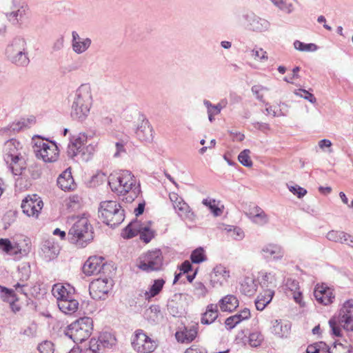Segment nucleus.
Masks as SVG:
<instances>
[{"label": "nucleus", "instance_id": "f257e3e1", "mask_svg": "<svg viewBox=\"0 0 353 353\" xmlns=\"http://www.w3.org/2000/svg\"><path fill=\"white\" fill-rule=\"evenodd\" d=\"M108 184L112 192L123 196V200L126 203H132L141 193L139 183L128 170L110 175Z\"/></svg>", "mask_w": 353, "mask_h": 353}, {"label": "nucleus", "instance_id": "f03ea898", "mask_svg": "<svg viewBox=\"0 0 353 353\" xmlns=\"http://www.w3.org/2000/svg\"><path fill=\"white\" fill-rule=\"evenodd\" d=\"M70 241L80 247H85L93 239V228L86 217L77 218L68 234Z\"/></svg>", "mask_w": 353, "mask_h": 353}, {"label": "nucleus", "instance_id": "7ed1b4c3", "mask_svg": "<svg viewBox=\"0 0 353 353\" xmlns=\"http://www.w3.org/2000/svg\"><path fill=\"white\" fill-rule=\"evenodd\" d=\"M99 216L104 223L114 228L121 224L125 219L124 210L119 203L114 201H105L100 203Z\"/></svg>", "mask_w": 353, "mask_h": 353}, {"label": "nucleus", "instance_id": "20e7f679", "mask_svg": "<svg viewBox=\"0 0 353 353\" xmlns=\"http://www.w3.org/2000/svg\"><path fill=\"white\" fill-rule=\"evenodd\" d=\"M93 330V321L85 316L80 318L68 326L65 335L74 343H82L90 337Z\"/></svg>", "mask_w": 353, "mask_h": 353}, {"label": "nucleus", "instance_id": "39448f33", "mask_svg": "<svg viewBox=\"0 0 353 353\" xmlns=\"http://www.w3.org/2000/svg\"><path fill=\"white\" fill-rule=\"evenodd\" d=\"M26 41L21 38H15L6 49L7 59L17 66H27L30 59L26 52Z\"/></svg>", "mask_w": 353, "mask_h": 353}, {"label": "nucleus", "instance_id": "423d86ee", "mask_svg": "<svg viewBox=\"0 0 353 353\" xmlns=\"http://www.w3.org/2000/svg\"><path fill=\"white\" fill-rule=\"evenodd\" d=\"M163 257L159 249L148 250L143 253L137 260V267L145 272H158L162 270Z\"/></svg>", "mask_w": 353, "mask_h": 353}, {"label": "nucleus", "instance_id": "0eeeda50", "mask_svg": "<svg viewBox=\"0 0 353 353\" xmlns=\"http://www.w3.org/2000/svg\"><path fill=\"white\" fill-rule=\"evenodd\" d=\"M34 152L45 162H54L59 157L58 147L54 142L39 139L35 142Z\"/></svg>", "mask_w": 353, "mask_h": 353}, {"label": "nucleus", "instance_id": "6e6552de", "mask_svg": "<svg viewBox=\"0 0 353 353\" xmlns=\"http://www.w3.org/2000/svg\"><path fill=\"white\" fill-rule=\"evenodd\" d=\"M132 346L139 353H150L156 348V345L143 330H137L132 337Z\"/></svg>", "mask_w": 353, "mask_h": 353}, {"label": "nucleus", "instance_id": "1a4fd4ad", "mask_svg": "<svg viewBox=\"0 0 353 353\" xmlns=\"http://www.w3.org/2000/svg\"><path fill=\"white\" fill-rule=\"evenodd\" d=\"M138 234L145 243H149L154 237L153 231L147 227H143L137 221L130 222L123 230L122 236L124 239H131Z\"/></svg>", "mask_w": 353, "mask_h": 353}, {"label": "nucleus", "instance_id": "9d476101", "mask_svg": "<svg viewBox=\"0 0 353 353\" xmlns=\"http://www.w3.org/2000/svg\"><path fill=\"white\" fill-rule=\"evenodd\" d=\"M111 281L108 279H97L89 285L90 294L93 299H105L112 288Z\"/></svg>", "mask_w": 353, "mask_h": 353}, {"label": "nucleus", "instance_id": "9b49d317", "mask_svg": "<svg viewBox=\"0 0 353 353\" xmlns=\"http://www.w3.org/2000/svg\"><path fill=\"white\" fill-rule=\"evenodd\" d=\"M245 21V27L248 30L256 32L268 31L270 28V23L265 19L261 18L254 12H247L243 15Z\"/></svg>", "mask_w": 353, "mask_h": 353}, {"label": "nucleus", "instance_id": "f8f14e48", "mask_svg": "<svg viewBox=\"0 0 353 353\" xmlns=\"http://www.w3.org/2000/svg\"><path fill=\"white\" fill-rule=\"evenodd\" d=\"M43 203L37 194L28 195L21 203L23 212L28 216L38 217Z\"/></svg>", "mask_w": 353, "mask_h": 353}, {"label": "nucleus", "instance_id": "ddd939ff", "mask_svg": "<svg viewBox=\"0 0 353 353\" xmlns=\"http://www.w3.org/2000/svg\"><path fill=\"white\" fill-rule=\"evenodd\" d=\"M339 323L345 330L353 332V299L343 303L339 310Z\"/></svg>", "mask_w": 353, "mask_h": 353}, {"label": "nucleus", "instance_id": "4468645a", "mask_svg": "<svg viewBox=\"0 0 353 353\" xmlns=\"http://www.w3.org/2000/svg\"><path fill=\"white\" fill-rule=\"evenodd\" d=\"M31 273L30 265L29 263H23L18 268L19 281L13 285L17 292L27 296L28 283Z\"/></svg>", "mask_w": 353, "mask_h": 353}, {"label": "nucleus", "instance_id": "2eb2a0df", "mask_svg": "<svg viewBox=\"0 0 353 353\" xmlns=\"http://www.w3.org/2000/svg\"><path fill=\"white\" fill-rule=\"evenodd\" d=\"M105 263L101 256H93L88 258L83 266V272L87 276L98 274L103 269Z\"/></svg>", "mask_w": 353, "mask_h": 353}, {"label": "nucleus", "instance_id": "dca6fc26", "mask_svg": "<svg viewBox=\"0 0 353 353\" xmlns=\"http://www.w3.org/2000/svg\"><path fill=\"white\" fill-rule=\"evenodd\" d=\"M72 103L84 104L85 106L92 105V97L89 84H82L76 90Z\"/></svg>", "mask_w": 353, "mask_h": 353}, {"label": "nucleus", "instance_id": "f3484780", "mask_svg": "<svg viewBox=\"0 0 353 353\" xmlns=\"http://www.w3.org/2000/svg\"><path fill=\"white\" fill-rule=\"evenodd\" d=\"M314 296L319 303L324 305L332 303L334 299L333 290L323 285L316 286L314 291Z\"/></svg>", "mask_w": 353, "mask_h": 353}, {"label": "nucleus", "instance_id": "a211bd4d", "mask_svg": "<svg viewBox=\"0 0 353 353\" xmlns=\"http://www.w3.org/2000/svg\"><path fill=\"white\" fill-rule=\"evenodd\" d=\"M261 254L265 259L280 261L283 259L285 252L280 245L270 243L262 248Z\"/></svg>", "mask_w": 353, "mask_h": 353}, {"label": "nucleus", "instance_id": "6ab92c4d", "mask_svg": "<svg viewBox=\"0 0 353 353\" xmlns=\"http://www.w3.org/2000/svg\"><path fill=\"white\" fill-rule=\"evenodd\" d=\"M230 277V272L225 267L219 265L214 268L212 272L210 274V282L213 287L216 285H223L224 282H226Z\"/></svg>", "mask_w": 353, "mask_h": 353}, {"label": "nucleus", "instance_id": "aec40b11", "mask_svg": "<svg viewBox=\"0 0 353 353\" xmlns=\"http://www.w3.org/2000/svg\"><path fill=\"white\" fill-rule=\"evenodd\" d=\"M137 138L145 142H150L153 139L152 128L148 120H142L137 125L136 131Z\"/></svg>", "mask_w": 353, "mask_h": 353}, {"label": "nucleus", "instance_id": "412c9836", "mask_svg": "<svg viewBox=\"0 0 353 353\" xmlns=\"http://www.w3.org/2000/svg\"><path fill=\"white\" fill-rule=\"evenodd\" d=\"M197 332L198 325H192L185 326L183 330L177 331L175 336L179 342L188 343L196 338Z\"/></svg>", "mask_w": 353, "mask_h": 353}, {"label": "nucleus", "instance_id": "4be33fe9", "mask_svg": "<svg viewBox=\"0 0 353 353\" xmlns=\"http://www.w3.org/2000/svg\"><path fill=\"white\" fill-rule=\"evenodd\" d=\"M21 148V144L19 141L15 139H10L5 143L3 149V159L4 161H10L13 159L17 158L21 155L19 151Z\"/></svg>", "mask_w": 353, "mask_h": 353}, {"label": "nucleus", "instance_id": "5701e85b", "mask_svg": "<svg viewBox=\"0 0 353 353\" xmlns=\"http://www.w3.org/2000/svg\"><path fill=\"white\" fill-rule=\"evenodd\" d=\"M251 221L258 225H264L269 221L268 215L259 207H254L247 214Z\"/></svg>", "mask_w": 353, "mask_h": 353}, {"label": "nucleus", "instance_id": "b1692460", "mask_svg": "<svg viewBox=\"0 0 353 353\" xmlns=\"http://www.w3.org/2000/svg\"><path fill=\"white\" fill-rule=\"evenodd\" d=\"M57 185L64 191L74 190L76 185L69 169L63 172L57 179Z\"/></svg>", "mask_w": 353, "mask_h": 353}, {"label": "nucleus", "instance_id": "393cba45", "mask_svg": "<svg viewBox=\"0 0 353 353\" xmlns=\"http://www.w3.org/2000/svg\"><path fill=\"white\" fill-rule=\"evenodd\" d=\"M143 316L151 324L159 323L163 318L160 307L157 305H152L144 311Z\"/></svg>", "mask_w": 353, "mask_h": 353}, {"label": "nucleus", "instance_id": "a878e982", "mask_svg": "<svg viewBox=\"0 0 353 353\" xmlns=\"http://www.w3.org/2000/svg\"><path fill=\"white\" fill-rule=\"evenodd\" d=\"M41 250L45 260L50 261L57 256L59 253L60 248L57 244H55L52 241H47L43 244Z\"/></svg>", "mask_w": 353, "mask_h": 353}, {"label": "nucleus", "instance_id": "bb28decb", "mask_svg": "<svg viewBox=\"0 0 353 353\" xmlns=\"http://www.w3.org/2000/svg\"><path fill=\"white\" fill-rule=\"evenodd\" d=\"M92 105H84V104L72 103L71 107V117L73 119L78 121L85 120L89 114Z\"/></svg>", "mask_w": 353, "mask_h": 353}, {"label": "nucleus", "instance_id": "cd10ccee", "mask_svg": "<svg viewBox=\"0 0 353 353\" xmlns=\"http://www.w3.org/2000/svg\"><path fill=\"white\" fill-rule=\"evenodd\" d=\"M218 316V305L209 304L206 307L205 312L202 314L201 323L203 325H210L217 319Z\"/></svg>", "mask_w": 353, "mask_h": 353}, {"label": "nucleus", "instance_id": "c85d7f7f", "mask_svg": "<svg viewBox=\"0 0 353 353\" xmlns=\"http://www.w3.org/2000/svg\"><path fill=\"white\" fill-rule=\"evenodd\" d=\"M219 306L223 312H232L239 306L237 298L232 294H228L220 299Z\"/></svg>", "mask_w": 353, "mask_h": 353}, {"label": "nucleus", "instance_id": "c756f323", "mask_svg": "<svg viewBox=\"0 0 353 353\" xmlns=\"http://www.w3.org/2000/svg\"><path fill=\"white\" fill-rule=\"evenodd\" d=\"M274 294L273 290L268 288L264 290L263 294L258 295L256 301L255 305L257 310L262 311L269 304Z\"/></svg>", "mask_w": 353, "mask_h": 353}, {"label": "nucleus", "instance_id": "7c9ffc66", "mask_svg": "<svg viewBox=\"0 0 353 353\" xmlns=\"http://www.w3.org/2000/svg\"><path fill=\"white\" fill-rule=\"evenodd\" d=\"M52 292L57 299V303H59L61 301L74 299L73 294L65 286L59 283L53 285Z\"/></svg>", "mask_w": 353, "mask_h": 353}, {"label": "nucleus", "instance_id": "2f4dec72", "mask_svg": "<svg viewBox=\"0 0 353 353\" xmlns=\"http://www.w3.org/2000/svg\"><path fill=\"white\" fill-rule=\"evenodd\" d=\"M6 164L8 165L11 172L14 175H21L22 172L26 169V161L20 156L12 160L6 161Z\"/></svg>", "mask_w": 353, "mask_h": 353}, {"label": "nucleus", "instance_id": "473e14b6", "mask_svg": "<svg viewBox=\"0 0 353 353\" xmlns=\"http://www.w3.org/2000/svg\"><path fill=\"white\" fill-rule=\"evenodd\" d=\"M57 305L59 310L66 314H73L79 307V303L75 299L61 301Z\"/></svg>", "mask_w": 353, "mask_h": 353}, {"label": "nucleus", "instance_id": "72a5a7b5", "mask_svg": "<svg viewBox=\"0 0 353 353\" xmlns=\"http://www.w3.org/2000/svg\"><path fill=\"white\" fill-rule=\"evenodd\" d=\"M257 284L251 277H246L241 285V291L247 296H251L256 291Z\"/></svg>", "mask_w": 353, "mask_h": 353}, {"label": "nucleus", "instance_id": "f704fd0d", "mask_svg": "<svg viewBox=\"0 0 353 353\" xmlns=\"http://www.w3.org/2000/svg\"><path fill=\"white\" fill-rule=\"evenodd\" d=\"M165 281L163 279H155L148 291L145 293V299H150L158 295L162 290Z\"/></svg>", "mask_w": 353, "mask_h": 353}, {"label": "nucleus", "instance_id": "c9c22d12", "mask_svg": "<svg viewBox=\"0 0 353 353\" xmlns=\"http://www.w3.org/2000/svg\"><path fill=\"white\" fill-rule=\"evenodd\" d=\"M290 327L288 323L283 324L281 320L272 322V333L279 337H284L289 333Z\"/></svg>", "mask_w": 353, "mask_h": 353}, {"label": "nucleus", "instance_id": "e433bc0d", "mask_svg": "<svg viewBox=\"0 0 353 353\" xmlns=\"http://www.w3.org/2000/svg\"><path fill=\"white\" fill-rule=\"evenodd\" d=\"M98 340L103 348H111L116 344V339L114 335L109 332L101 333Z\"/></svg>", "mask_w": 353, "mask_h": 353}, {"label": "nucleus", "instance_id": "4c0bfd02", "mask_svg": "<svg viewBox=\"0 0 353 353\" xmlns=\"http://www.w3.org/2000/svg\"><path fill=\"white\" fill-rule=\"evenodd\" d=\"M1 297L3 301L8 302L10 304L18 301L17 294L12 289H8L5 287L0 286Z\"/></svg>", "mask_w": 353, "mask_h": 353}, {"label": "nucleus", "instance_id": "58836bf2", "mask_svg": "<svg viewBox=\"0 0 353 353\" xmlns=\"http://www.w3.org/2000/svg\"><path fill=\"white\" fill-rule=\"evenodd\" d=\"M0 248L7 254H12L21 253L18 247L13 245L8 239H0Z\"/></svg>", "mask_w": 353, "mask_h": 353}, {"label": "nucleus", "instance_id": "ea45409f", "mask_svg": "<svg viewBox=\"0 0 353 353\" xmlns=\"http://www.w3.org/2000/svg\"><path fill=\"white\" fill-rule=\"evenodd\" d=\"M92 41L90 38H83L77 43H73L72 50L77 54H82L90 46Z\"/></svg>", "mask_w": 353, "mask_h": 353}, {"label": "nucleus", "instance_id": "a19ab883", "mask_svg": "<svg viewBox=\"0 0 353 353\" xmlns=\"http://www.w3.org/2000/svg\"><path fill=\"white\" fill-rule=\"evenodd\" d=\"M328 345L323 342L315 343L307 346L306 353H327Z\"/></svg>", "mask_w": 353, "mask_h": 353}, {"label": "nucleus", "instance_id": "79ce46f5", "mask_svg": "<svg viewBox=\"0 0 353 353\" xmlns=\"http://www.w3.org/2000/svg\"><path fill=\"white\" fill-rule=\"evenodd\" d=\"M26 6H21L17 10L7 13L6 16L10 20L13 19L19 22L24 19L26 14Z\"/></svg>", "mask_w": 353, "mask_h": 353}, {"label": "nucleus", "instance_id": "37998d69", "mask_svg": "<svg viewBox=\"0 0 353 353\" xmlns=\"http://www.w3.org/2000/svg\"><path fill=\"white\" fill-rule=\"evenodd\" d=\"M352 349L350 345L334 343L332 347H328L327 353H351Z\"/></svg>", "mask_w": 353, "mask_h": 353}, {"label": "nucleus", "instance_id": "c03bdc74", "mask_svg": "<svg viewBox=\"0 0 353 353\" xmlns=\"http://www.w3.org/2000/svg\"><path fill=\"white\" fill-rule=\"evenodd\" d=\"M176 212L182 219L192 220L194 216V213L187 203H182V206H180V208Z\"/></svg>", "mask_w": 353, "mask_h": 353}, {"label": "nucleus", "instance_id": "a18cd8bd", "mask_svg": "<svg viewBox=\"0 0 353 353\" xmlns=\"http://www.w3.org/2000/svg\"><path fill=\"white\" fill-rule=\"evenodd\" d=\"M264 340V337L261 332L254 331L249 335V344L254 347L260 346Z\"/></svg>", "mask_w": 353, "mask_h": 353}, {"label": "nucleus", "instance_id": "49530a36", "mask_svg": "<svg viewBox=\"0 0 353 353\" xmlns=\"http://www.w3.org/2000/svg\"><path fill=\"white\" fill-rule=\"evenodd\" d=\"M190 259L193 263H200L206 261L203 248L200 247L195 249L191 254Z\"/></svg>", "mask_w": 353, "mask_h": 353}, {"label": "nucleus", "instance_id": "de8ad7c7", "mask_svg": "<svg viewBox=\"0 0 353 353\" xmlns=\"http://www.w3.org/2000/svg\"><path fill=\"white\" fill-rule=\"evenodd\" d=\"M294 47L295 49L302 52L315 51L317 49V46L314 43H304L298 40L294 42Z\"/></svg>", "mask_w": 353, "mask_h": 353}, {"label": "nucleus", "instance_id": "09e8293b", "mask_svg": "<svg viewBox=\"0 0 353 353\" xmlns=\"http://www.w3.org/2000/svg\"><path fill=\"white\" fill-rule=\"evenodd\" d=\"M202 203L208 206L214 216H217L221 214L222 210L216 205L215 199H205L203 200Z\"/></svg>", "mask_w": 353, "mask_h": 353}, {"label": "nucleus", "instance_id": "8fccbe9b", "mask_svg": "<svg viewBox=\"0 0 353 353\" xmlns=\"http://www.w3.org/2000/svg\"><path fill=\"white\" fill-rule=\"evenodd\" d=\"M250 151L248 149H245L240 152L238 156V159L239 162L245 167H251L252 165V161L250 157Z\"/></svg>", "mask_w": 353, "mask_h": 353}, {"label": "nucleus", "instance_id": "3c124183", "mask_svg": "<svg viewBox=\"0 0 353 353\" xmlns=\"http://www.w3.org/2000/svg\"><path fill=\"white\" fill-rule=\"evenodd\" d=\"M294 2H296V1L281 0V2L279 3V5H277L276 7L284 12L290 14L294 10Z\"/></svg>", "mask_w": 353, "mask_h": 353}, {"label": "nucleus", "instance_id": "603ef678", "mask_svg": "<svg viewBox=\"0 0 353 353\" xmlns=\"http://www.w3.org/2000/svg\"><path fill=\"white\" fill-rule=\"evenodd\" d=\"M227 230L229 235L235 240L240 241L244 238V232L239 227L229 226Z\"/></svg>", "mask_w": 353, "mask_h": 353}, {"label": "nucleus", "instance_id": "864d4df0", "mask_svg": "<svg viewBox=\"0 0 353 353\" xmlns=\"http://www.w3.org/2000/svg\"><path fill=\"white\" fill-rule=\"evenodd\" d=\"M294 94L300 97H302L312 103H315L316 102V97L310 92L305 89H299L295 91Z\"/></svg>", "mask_w": 353, "mask_h": 353}, {"label": "nucleus", "instance_id": "5fc2aeb1", "mask_svg": "<svg viewBox=\"0 0 353 353\" xmlns=\"http://www.w3.org/2000/svg\"><path fill=\"white\" fill-rule=\"evenodd\" d=\"M251 56L256 61H265L268 59V54L262 48H255L251 52Z\"/></svg>", "mask_w": 353, "mask_h": 353}, {"label": "nucleus", "instance_id": "6e6d98bb", "mask_svg": "<svg viewBox=\"0 0 353 353\" xmlns=\"http://www.w3.org/2000/svg\"><path fill=\"white\" fill-rule=\"evenodd\" d=\"M341 236H345L343 234V231H339V230H330L327 232L326 235V238L331 241L339 243V241H341Z\"/></svg>", "mask_w": 353, "mask_h": 353}, {"label": "nucleus", "instance_id": "4d7b16f0", "mask_svg": "<svg viewBox=\"0 0 353 353\" xmlns=\"http://www.w3.org/2000/svg\"><path fill=\"white\" fill-rule=\"evenodd\" d=\"M242 321L239 318L237 314L231 316L225 319V324L228 330L233 329L237 324L241 323Z\"/></svg>", "mask_w": 353, "mask_h": 353}, {"label": "nucleus", "instance_id": "13d9d810", "mask_svg": "<svg viewBox=\"0 0 353 353\" xmlns=\"http://www.w3.org/2000/svg\"><path fill=\"white\" fill-rule=\"evenodd\" d=\"M101 345L98 339H91L89 342V347L85 350V353H98L101 350Z\"/></svg>", "mask_w": 353, "mask_h": 353}, {"label": "nucleus", "instance_id": "bf43d9fd", "mask_svg": "<svg viewBox=\"0 0 353 353\" xmlns=\"http://www.w3.org/2000/svg\"><path fill=\"white\" fill-rule=\"evenodd\" d=\"M38 350L40 353H53L54 345L52 342L46 341L39 345Z\"/></svg>", "mask_w": 353, "mask_h": 353}, {"label": "nucleus", "instance_id": "052dcab7", "mask_svg": "<svg viewBox=\"0 0 353 353\" xmlns=\"http://www.w3.org/2000/svg\"><path fill=\"white\" fill-rule=\"evenodd\" d=\"M274 277L271 273H265L264 275H263L261 281V285L263 287L269 288L270 285H273L274 283Z\"/></svg>", "mask_w": 353, "mask_h": 353}, {"label": "nucleus", "instance_id": "680f3d73", "mask_svg": "<svg viewBox=\"0 0 353 353\" xmlns=\"http://www.w3.org/2000/svg\"><path fill=\"white\" fill-rule=\"evenodd\" d=\"M208 290L201 282H196L194 284V294L199 297H203L206 295Z\"/></svg>", "mask_w": 353, "mask_h": 353}, {"label": "nucleus", "instance_id": "e2e57ef3", "mask_svg": "<svg viewBox=\"0 0 353 353\" xmlns=\"http://www.w3.org/2000/svg\"><path fill=\"white\" fill-rule=\"evenodd\" d=\"M252 93L256 96V99L263 102V97L261 94V92L264 90H268V89L264 86L256 85H253L251 88Z\"/></svg>", "mask_w": 353, "mask_h": 353}, {"label": "nucleus", "instance_id": "0e129e2a", "mask_svg": "<svg viewBox=\"0 0 353 353\" xmlns=\"http://www.w3.org/2000/svg\"><path fill=\"white\" fill-rule=\"evenodd\" d=\"M115 152L113 154V157L115 158L120 157L122 156V154H125V143L122 141H119L115 143Z\"/></svg>", "mask_w": 353, "mask_h": 353}, {"label": "nucleus", "instance_id": "69168bd1", "mask_svg": "<svg viewBox=\"0 0 353 353\" xmlns=\"http://www.w3.org/2000/svg\"><path fill=\"white\" fill-rule=\"evenodd\" d=\"M289 190L292 192L294 194L297 195L298 198H302L304 196L306 193L307 190L299 185H294V186H290Z\"/></svg>", "mask_w": 353, "mask_h": 353}, {"label": "nucleus", "instance_id": "338daca9", "mask_svg": "<svg viewBox=\"0 0 353 353\" xmlns=\"http://www.w3.org/2000/svg\"><path fill=\"white\" fill-rule=\"evenodd\" d=\"M285 288L292 293L293 292L299 290V282L292 279H288L285 283Z\"/></svg>", "mask_w": 353, "mask_h": 353}, {"label": "nucleus", "instance_id": "774afa93", "mask_svg": "<svg viewBox=\"0 0 353 353\" xmlns=\"http://www.w3.org/2000/svg\"><path fill=\"white\" fill-rule=\"evenodd\" d=\"M85 139L86 137L84 134L79 135L78 137H73L72 139L70 141V143L75 145L76 148L77 147L81 150V148Z\"/></svg>", "mask_w": 353, "mask_h": 353}]
</instances>
